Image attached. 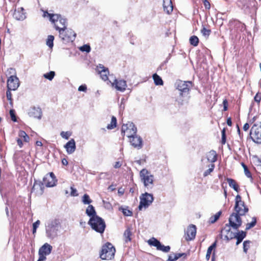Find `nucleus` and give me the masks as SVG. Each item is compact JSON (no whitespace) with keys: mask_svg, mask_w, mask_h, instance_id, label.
Wrapping results in <instances>:
<instances>
[{"mask_svg":"<svg viewBox=\"0 0 261 261\" xmlns=\"http://www.w3.org/2000/svg\"><path fill=\"white\" fill-rule=\"evenodd\" d=\"M61 223L58 219H54L49 221L46 225V236L51 239L57 237L60 232Z\"/></svg>","mask_w":261,"mask_h":261,"instance_id":"1","label":"nucleus"},{"mask_svg":"<svg viewBox=\"0 0 261 261\" xmlns=\"http://www.w3.org/2000/svg\"><path fill=\"white\" fill-rule=\"evenodd\" d=\"M43 16L48 18L49 20L54 24L55 28L57 30V27H59L61 29H64L67 27V20L60 14H51L47 11H44Z\"/></svg>","mask_w":261,"mask_h":261,"instance_id":"2","label":"nucleus"},{"mask_svg":"<svg viewBox=\"0 0 261 261\" xmlns=\"http://www.w3.org/2000/svg\"><path fill=\"white\" fill-rule=\"evenodd\" d=\"M88 224L93 230L100 234L103 233L106 226L104 220L98 216L90 218Z\"/></svg>","mask_w":261,"mask_h":261,"instance_id":"3","label":"nucleus"},{"mask_svg":"<svg viewBox=\"0 0 261 261\" xmlns=\"http://www.w3.org/2000/svg\"><path fill=\"white\" fill-rule=\"evenodd\" d=\"M141 181L147 190L152 189L154 186V176L146 169H143L140 172Z\"/></svg>","mask_w":261,"mask_h":261,"instance_id":"4","label":"nucleus"},{"mask_svg":"<svg viewBox=\"0 0 261 261\" xmlns=\"http://www.w3.org/2000/svg\"><path fill=\"white\" fill-rule=\"evenodd\" d=\"M57 30L59 31L60 38L65 42H73L75 39L76 34L67 27L64 29H61L58 26Z\"/></svg>","mask_w":261,"mask_h":261,"instance_id":"5","label":"nucleus"},{"mask_svg":"<svg viewBox=\"0 0 261 261\" xmlns=\"http://www.w3.org/2000/svg\"><path fill=\"white\" fill-rule=\"evenodd\" d=\"M115 248L110 243L103 245L100 253V257L102 260H110L115 255Z\"/></svg>","mask_w":261,"mask_h":261,"instance_id":"6","label":"nucleus"},{"mask_svg":"<svg viewBox=\"0 0 261 261\" xmlns=\"http://www.w3.org/2000/svg\"><path fill=\"white\" fill-rule=\"evenodd\" d=\"M250 136L253 141L261 144V122L254 123L250 132Z\"/></svg>","mask_w":261,"mask_h":261,"instance_id":"7","label":"nucleus"},{"mask_svg":"<svg viewBox=\"0 0 261 261\" xmlns=\"http://www.w3.org/2000/svg\"><path fill=\"white\" fill-rule=\"evenodd\" d=\"M153 197L151 194L148 193H145L142 194L140 196V201L138 208L140 211H141L142 208H147L153 202Z\"/></svg>","mask_w":261,"mask_h":261,"instance_id":"8","label":"nucleus"},{"mask_svg":"<svg viewBox=\"0 0 261 261\" xmlns=\"http://www.w3.org/2000/svg\"><path fill=\"white\" fill-rule=\"evenodd\" d=\"M191 83L190 82L182 81L181 80H177L174 84V87L178 90L179 93L182 94H189L190 87Z\"/></svg>","mask_w":261,"mask_h":261,"instance_id":"9","label":"nucleus"},{"mask_svg":"<svg viewBox=\"0 0 261 261\" xmlns=\"http://www.w3.org/2000/svg\"><path fill=\"white\" fill-rule=\"evenodd\" d=\"M137 131V127L135 124L131 122H128L126 124H123L122 126V134H126L129 138L136 134Z\"/></svg>","mask_w":261,"mask_h":261,"instance_id":"10","label":"nucleus"},{"mask_svg":"<svg viewBox=\"0 0 261 261\" xmlns=\"http://www.w3.org/2000/svg\"><path fill=\"white\" fill-rule=\"evenodd\" d=\"M228 221L232 229L235 230H238L242 224L241 215L233 213L230 216Z\"/></svg>","mask_w":261,"mask_h":261,"instance_id":"11","label":"nucleus"},{"mask_svg":"<svg viewBox=\"0 0 261 261\" xmlns=\"http://www.w3.org/2000/svg\"><path fill=\"white\" fill-rule=\"evenodd\" d=\"M217 154L216 152L214 150H212L208 152L206 154L205 158H202L201 161L202 163V168H204L205 164H207V163L210 164H214V163L217 161Z\"/></svg>","mask_w":261,"mask_h":261,"instance_id":"12","label":"nucleus"},{"mask_svg":"<svg viewBox=\"0 0 261 261\" xmlns=\"http://www.w3.org/2000/svg\"><path fill=\"white\" fill-rule=\"evenodd\" d=\"M147 243L150 246L155 247L157 250L164 252H168L170 250L169 246L162 245L158 240L153 237L148 240Z\"/></svg>","mask_w":261,"mask_h":261,"instance_id":"13","label":"nucleus"},{"mask_svg":"<svg viewBox=\"0 0 261 261\" xmlns=\"http://www.w3.org/2000/svg\"><path fill=\"white\" fill-rule=\"evenodd\" d=\"M221 233L224 234V238L227 241L234 239L236 230H233L229 224H226L221 230Z\"/></svg>","mask_w":261,"mask_h":261,"instance_id":"14","label":"nucleus"},{"mask_svg":"<svg viewBox=\"0 0 261 261\" xmlns=\"http://www.w3.org/2000/svg\"><path fill=\"white\" fill-rule=\"evenodd\" d=\"M129 142L131 145L134 147L138 149H141L143 146V140L140 136L137 134L130 137Z\"/></svg>","mask_w":261,"mask_h":261,"instance_id":"15","label":"nucleus"},{"mask_svg":"<svg viewBox=\"0 0 261 261\" xmlns=\"http://www.w3.org/2000/svg\"><path fill=\"white\" fill-rule=\"evenodd\" d=\"M19 86V79L16 76L11 75L8 79L7 88L9 90H15Z\"/></svg>","mask_w":261,"mask_h":261,"instance_id":"16","label":"nucleus"},{"mask_svg":"<svg viewBox=\"0 0 261 261\" xmlns=\"http://www.w3.org/2000/svg\"><path fill=\"white\" fill-rule=\"evenodd\" d=\"M111 84L117 90L121 92H124L127 87L126 82L123 80L115 79L114 82Z\"/></svg>","mask_w":261,"mask_h":261,"instance_id":"17","label":"nucleus"},{"mask_svg":"<svg viewBox=\"0 0 261 261\" xmlns=\"http://www.w3.org/2000/svg\"><path fill=\"white\" fill-rule=\"evenodd\" d=\"M53 247L49 244L46 243L42 246L39 250V255L46 259V256L49 255L52 250Z\"/></svg>","mask_w":261,"mask_h":261,"instance_id":"18","label":"nucleus"},{"mask_svg":"<svg viewBox=\"0 0 261 261\" xmlns=\"http://www.w3.org/2000/svg\"><path fill=\"white\" fill-rule=\"evenodd\" d=\"M196 227L193 224L190 225L187 229L186 233V239L188 241L193 240L196 236Z\"/></svg>","mask_w":261,"mask_h":261,"instance_id":"19","label":"nucleus"},{"mask_svg":"<svg viewBox=\"0 0 261 261\" xmlns=\"http://www.w3.org/2000/svg\"><path fill=\"white\" fill-rule=\"evenodd\" d=\"M42 110L39 107H32L29 110L28 115L30 117L41 119L42 117Z\"/></svg>","mask_w":261,"mask_h":261,"instance_id":"20","label":"nucleus"},{"mask_svg":"<svg viewBox=\"0 0 261 261\" xmlns=\"http://www.w3.org/2000/svg\"><path fill=\"white\" fill-rule=\"evenodd\" d=\"M97 70L103 81H106L108 80V75L109 73V72L108 68L105 67L102 64H99L97 66Z\"/></svg>","mask_w":261,"mask_h":261,"instance_id":"21","label":"nucleus"},{"mask_svg":"<svg viewBox=\"0 0 261 261\" xmlns=\"http://www.w3.org/2000/svg\"><path fill=\"white\" fill-rule=\"evenodd\" d=\"M189 98V94H182V93H179V95L176 99V102L178 106H182L188 103Z\"/></svg>","mask_w":261,"mask_h":261,"instance_id":"22","label":"nucleus"},{"mask_svg":"<svg viewBox=\"0 0 261 261\" xmlns=\"http://www.w3.org/2000/svg\"><path fill=\"white\" fill-rule=\"evenodd\" d=\"M66 151L68 154H72L73 153L76 149L75 142L73 139L69 140L65 145Z\"/></svg>","mask_w":261,"mask_h":261,"instance_id":"23","label":"nucleus"},{"mask_svg":"<svg viewBox=\"0 0 261 261\" xmlns=\"http://www.w3.org/2000/svg\"><path fill=\"white\" fill-rule=\"evenodd\" d=\"M24 9L22 8H18L15 10L13 13L14 18L18 20H23L25 18V15L23 12Z\"/></svg>","mask_w":261,"mask_h":261,"instance_id":"24","label":"nucleus"},{"mask_svg":"<svg viewBox=\"0 0 261 261\" xmlns=\"http://www.w3.org/2000/svg\"><path fill=\"white\" fill-rule=\"evenodd\" d=\"M164 10L168 14H170L173 11V5L171 0H164L163 2Z\"/></svg>","mask_w":261,"mask_h":261,"instance_id":"25","label":"nucleus"},{"mask_svg":"<svg viewBox=\"0 0 261 261\" xmlns=\"http://www.w3.org/2000/svg\"><path fill=\"white\" fill-rule=\"evenodd\" d=\"M56 180L52 176H46L43 178V184L46 187H51L55 185Z\"/></svg>","mask_w":261,"mask_h":261,"instance_id":"26","label":"nucleus"},{"mask_svg":"<svg viewBox=\"0 0 261 261\" xmlns=\"http://www.w3.org/2000/svg\"><path fill=\"white\" fill-rule=\"evenodd\" d=\"M186 256H187V255L184 253H172L168 255V261H176L180 257H184V258H185L186 257Z\"/></svg>","mask_w":261,"mask_h":261,"instance_id":"27","label":"nucleus"},{"mask_svg":"<svg viewBox=\"0 0 261 261\" xmlns=\"http://www.w3.org/2000/svg\"><path fill=\"white\" fill-rule=\"evenodd\" d=\"M32 192H35L36 194H42L43 193L42 184L35 182L32 189Z\"/></svg>","mask_w":261,"mask_h":261,"instance_id":"28","label":"nucleus"},{"mask_svg":"<svg viewBox=\"0 0 261 261\" xmlns=\"http://www.w3.org/2000/svg\"><path fill=\"white\" fill-rule=\"evenodd\" d=\"M244 201L241 200V197L239 195H237V196L236 197L234 211H237V212L240 211V212L243 213V211H241V210L240 211L239 209L238 206H239V204H241L242 206H244Z\"/></svg>","mask_w":261,"mask_h":261,"instance_id":"29","label":"nucleus"},{"mask_svg":"<svg viewBox=\"0 0 261 261\" xmlns=\"http://www.w3.org/2000/svg\"><path fill=\"white\" fill-rule=\"evenodd\" d=\"M227 181L230 187L233 189V190H235L236 191L238 192H239V187L237 184V182L236 181V180L231 178H227Z\"/></svg>","mask_w":261,"mask_h":261,"instance_id":"30","label":"nucleus"},{"mask_svg":"<svg viewBox=\"0 0 261 261\" xmlns=\"http://www.w3.org/2000/svg\"><path fill=\"white\" fill-rule=\"evenodd\" d=\"M86 213L88 216L90 217V218L97 216L94 206L92 205H89L86 210Z\"/></svg>","mask_w":261,"mask_h":261,"instance_id":"31","label":"nucleus"},{"mask_svg":"<svg viewBox=\"0 0 261 261\" xmlns=\"http://www.w3.org/2000/svg\"><path fill=\"white\" fill-rule=\"evenodd\" d=\"M205 166L206 167H207L208 169L206 170H205L203 173V176L206 177L211 172H212L214 171V168H215V164H209L208 165L205 164Z\"/></svg>","mask_w":261,"mask_h":261,"instance_id":"32","label":"nucleus"},{"mask_svg":"<svg viewBox=\"0 0 261 261\" xmlns=\"http://www.w3.org/2000/svg\"><path fill=\"white\" fill-rule=\"evenodd\" d=\"M234 235L236 236L234 238L243 240L246 236V232L243 230L239 231L238 229V230H236Z\"/></svg>","mask_w":261,"mask_h":261,"instance_id":"33","label":"nucleus"},{"mask_svg":"<svg viewBox=\"0 0 261 261\" xmlns=\"http://www.w3.org/2000/svg\"><path fill=\"white\" fill-rule=\"evenodd\" d=\"M217 242L215 241L214 243L211 245L207 250V252L206 254V259L207 260H209L210 258L211 254L212 253V251L213 249H214L216 247Z\"/></svg>","mask_w":261,"mask_h":261,"instance_id":"34","label":"nucleus"},{"mask_svg":"<svg viewBox=\"0 0 261 261\" xmlns=\"http://www.w3.org/2000/svg\"><path fill=\"white\" fill-rule=\"evenodd\" d=\"M132 234L130 228H128L125 230L123 236L125 239V242L126 243L131 241L130 237Z\"/></svg>","mask_w":261,"mask_h":261,"instance_id":"35","label":"nucleus"},{"mask_svg":"<svg viewBox=\"0 0 261 261\" xmlns=\"http://www.w3.org/2000/svg\"><path fill=\"white\" fill-rule=\"evenodd\" d=\"M153 79L154 83L156 85H163V81L162 79L157 74L155 73L153 75Z\"/></svg>","mask_w":261,"mask_h":261,"instance_id":"36","label":"nucleus"},{"mask_svg":"<svg viewBox=\"0 0 261 261\" xmlns=\"http://www.w3.org/2000/svg\"><path fill=\"white\" fill-rule=\"evenodd\" d=\"M238 207H239V209L240 211L241 210V211H243V213L240 212V211L239 212L235 211V212L234 213H236L238 215H239L241 216H243V215H245L246 213H247L248 211V208L246 206H245L244 204V206H242L241 204H239Z\"/></svg>","mask_w":261,"mask_h":261,"instance_id":"37","label":"nucleus"},{"mask_svg":"<svg viewBox=\"0 0 261 261\" xmlns=\"http://www.w3.org/2000/svg\"><path fill=\"white\" fill-rule=\"evenodd\" d=\"M117 119L114 116H112L111 119V122L110 124H108L107 128L108 129H112L116 127Z\"/></svg>","mask_w":261,"mask_h":261,"instance_id":"38","label":"nucleus"},{"mask_svg":"<svg viewBox=\"0 0 261 261\" xmlns=\"http://www.w3.org/2000/svg\"><path fill=\"white\" fill-rule=\"evenodd\" d=\"M221 214V211H219L218 213H217L214 216H212L209 220L210 223L213 224L216 222L219 218Z\"/></svg>","mask_w":261,"mask_h":261,"instance_id":"39","label":"nucleus"},{"mask_svg":"<svg viewBox=\"0 0 261 261\" xmlns=\"http://www.w3.org/2000/svg\"><path fill=\"white\" fill-rule=\"evenodd\" d=\"M119 210L121 211L123 214L125 216H131L133 214L132 211L129 210L127 207H123L122 206L119 207Z\"/></svg>","mask_w":261,"mask_h":261,"instance_id":"40","label":"nucleus"},{"mask_svg":"<svg viewBox=\"0 0 261 261\" xmlns=\"http://www.w3.org/2000/svg\"><path fill=\"white\" fill-rule=\"evenodd\" d=\"M54 36L53 35H49L46 40V45L50 48H52L54 45Z\"/></svg>","mask_w":261,"mask_h":261,"instance_id":"41","label":"nucleus"},{"mask_svg":"<svg viewBox=\"0 0 261 261\" xmlns=\"http://www.w3.org/2000/svg\"><path fill=\"white\" fill-rule=\"evenodd\" d=\"M92 200L90 198L89 196L85 194L82 197V202L84 204H90L92 202Z\"/></svg>","mask_w":261,"mask_h":261,"instance_id":"42","label":"nucleus"},{"mask_svg":"<svg viewBox=\"0 0 261 261\" xmlns=\"http://www.w3.org/2000/svg\"><path fill=\"white\" fill-rule=\"evenodd\" d=\"M190 42L191 45L196 46L199 43V39L196 36H193L190 38Z\"/></svg>","mask_w":261,"mask_h":261,"instance_id":"43","label":"nucleus"},{"mask_svg":"<svg viewBox=\"0 0 261 261\" xmlns=\"http://www.w3.org/2000/svg\"><path fill=\"white\" fill-rule=\"evenodd\" d=\"M55 76V72L53 71H51L49 72L43 74V77L49 81H51Z\"/></svg>","mask_w":261,"mask_h":261,"instance_id":"44","label":"nucleus"},{"mask_svg":"<svg viewBox=\"0 0 261 261\" xmlns=\"http://www.w3.org/2000/svg\"><path fill=\"white\" fill-rule=\"evenodd\" d=\"M19 136L20 138H23L24 141L27 142H29L30 138L25 132L23 130H20L19 132Z\"/></svg>","mask_w":261,"mask_h":261,"instance_id":"45","label":"nucleus"},{"mask_svg":"<svg viewBox=\"0 0 261 261\" xmlns=\"http://www.w3.org/2000/svg\"><path fill=\"white\" fill-rule=\"evenodd\" d=\"M211 33V30L206 29L204 27L201 30V33L205 38H207Z\"/></svg>","mask_w":261,"mask_h":261,"instance_id":"46","label":"nucleus"},{"mask_svg":"<svg viewBox=\"0 0 261 261\" xmlns=\"http://www.w3.org/2000/svg\"><path fill=\"white\" fill-rule=\"evenodd\" d=\"M256 223V219L255 217H253L252 222L247 224L246 230H249L252 227H253L255 225Z\"/></svg>","mask_w":261,"mask_h":261,"instance_id":"47","label":"nucleus"},{"mask_svg":"<svg viewBox=\"0 0 261 261\" xmlns=\"http://www.w3.org/2000/svg\"><path fill=\"white\" fill-rule=\"evenodd\" d=\"M80 49L82 51H85L86 53H89L91 50L90 46L88 44H85L80 47Z\"/></svg>","mask_w":261,"mask_h":261,"instance_id":"48","label":"nucleus"},{"mask_svg":"<svg viewBox=\"0 0 261 261\" xmlns=\"http://www.w3.org/2000/svg\"><path fill=\"white\" fill-rule=\"evenodd\" d=\"M250 241H245L243 243V250L244 252L247 253L248 249L250 247Z\"/></svg>","mask_w":261,"mask_h":261,"instance_id":"49","label":"nucleus"},{"mask_svg":"<svg viewBox=\"0 0 261 261\" xmlns=\"http://www.w3.org/2000/svg\"><path fill=\"white\" fill-rule=\"evenodd\" d=\"M61 136L66 140L68 139L71 136V133L69 132H62L60 133Z\"/></svg>","mask_w":261,"mask_h":261,"instance_id":"50","label":"nucleus"},{"mask_svg":"<svg viewBox=\"0 0 261 261\" xmlns=\"http://www.w3.org/2000/svg\"><path fill=\"white\" fill-rule=\"evenodd\" d=\"M40 224V221L39 220L36 221L35 223L33 224V233L34 234L36 232L37 228L38 227Z\"/></svg>","mask_w":261,"mask_h":261,"instance_id":"51","label":"nucleus"},{"mask_svg":"<svg viewBox=\"0 0 261 261\" xmlns=\"http://www.w3.org/2000/svg\"><path fill=\"white\" fill-rule=\"evenodd\" d=\"M10 115L11 118V119L14 122L16 121V117L15 114V111L14 110H10Z\"/></svg>","mask_w":261,"mask_h":261,"instance_id":"52","label":"nucleus"},{"mask_svg":"<svg viewBox=\"0 0 261 261\" xmlns=\"http://www.w3.org/2000/svg\"><path fill=\"white\" fill-rule=\"evenodd\" d=\"M221 142L222 144H224L226 142V135H225V130L223 129L222 130V140Z\"/></svg>","mask_w":261,"mask_h":261,"instance_id":"53","label":"nucleus"},{"mask_svg":"<svg viewBox=\"0 0 261 261\" xmlns=\"http://www.w3.org/2000/svg\"><path fill=\"white\" fill-rule=\"evenodd\" d=\"M11 90H9L8 89V90L6 92V96L8 100L10 101V102H12V94L11 92Z\"/></svg>","mask_w":261,"mask_h":261,"instance_id":"54","label":"nucleus"},{"mask_svg":"<svg viewBox=\"0 0 261 261\" xmlns=\"http://www.w3.org/2000/svg\"><path fill=\"white\" fill-rule=\"evenodd\" d=\"M244 170V173H245V174L246 175V176L249 178H251V174L250 172L249 171V170H248L247 167H245V168Z\"/></svg>","mask_w":261,"mask_h":261,"instance_id":"55","label":"nucleus"},{"mask_svg":"<svg viewBox=\"0 0 261 261\" xmlns=\"http://www.w3.org/2000/svg\"><path fill=\"white\" fill-rule=\"evenodd\" d=\"M78 90L79 91H83V92H86V90H87V86L86 85H81L79 88H78Z\"/></svg>","mask_w":261,"mask_h":261,"instance_id":"56","label":"nucleus"},{"mask_svg":"<svg viewBox=\"0 0 261 261\" xmlns=\"http://www.w3.org/2000/svg\"><path fill=\"white\" fill-rule=\"evenodd\" d=\"M71 191L70 194L72 196H76L78 195V194L77 193V191L75 189H74L72 187H71Z\"/></svg>","mask_w":261,"mask_h":261,"instance_id":"57","label":"nucleus"},{"mask_svg":"<svg viewBox=\"0 0 261 261\" xmlns=\"http://www.w3.org/2000/svg\"><path fill=\"white\" fill-rule=\"evenodd\" d=\"M254 100L257 102H259L261 100V95L259 93H257L254 97Z\"/></svg>","mask_w":261,"mask_h":261,"instance_id":"58","label":"nucleus"},{"mask_svg":"<svg viewBox=\"0 0 261 261\" xmlns=\"http://www.w3.org/2000/svg\"><path fill=\"white\" fill-rule=\"evenodd\" d=\"M121 165H122V163L119 161H118V162H115V165H114V167L115 168H119L121 166Z\"/></svg>","mask_w":261,"mask_h":261,"instance_id":"59","label":"nucleus"},{"mask_svg":"<svg viewBox=\"0 0 261 261\" xmlns=\"http://www.w3.org/2000/svg\"><path fill=\"white\" fill-rule=\"evenodd\" d=\"M204 5L206 9H209L210 8V4L206 0H205V1L204 2Z\"/></svg>","mask_w":261,"mask_h":261,"instance_id":"60","label":"nucleus"},{"mask_svg":"<svg viewBox=\"0 0 261 261\" xmlns=\"http://www.w3.org/2000/svg\"><path fill=\"white\" fill-rule=\"evenodd\" d=\"M249 127H250L249 124L248 123H246L244 125L243 129L245 131H247L249 128Z\"/></svg>","mask_w":261,"mask_h":261,"instance_id":"61","label":"nucleus"},{"mask_svg":"<svg viewBox=\"0 0 261 261\" xmlns=\"http://www.w3.org/2000/svg\"><path fill=\"white\" fill-rule=\"evenodd\" d=\"M227 101L226 99L223 100V104L224 105V111H226L227 109Z\"/></svg>","mask_w":261,"mask_h":261,"instance_id":"62","label":"nucleus"},{"mask_svg":"<svg viewBox=\"0 0 261 261\" xmlns=\"http://www.w3.org/2000/svg\"><path fill=\"white\" fill-rule=\"evenodd\" d=\"M17 142L18 145L20 147H21L23 145L22 142L20 139H18L17 140Z\"/></svg>","mask_w":261,"mask_h":261,"instance_id":"63","label":"nucleus"},{"mask_svg":"<svg viewBox=\"0 0 261 261\" xmlns=\"http://www.w3.org/2000/svg\"><path fill=\"white\" fill-rule=\"evenodd\" d=\"M227 124L228 126H231L232 122L230 118H229L227 119Z\"/></svg>","mask_w":261,"mask_h":261,"instance_id":"64","label":"nucleus"}]
</instances>
